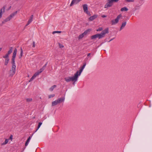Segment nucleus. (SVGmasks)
I'll list each match as a JSON object with an SVG mask.
<instances>
[{"mask_svg": "<svg viewBox=\"0 0 152 152\" xmlns=\"http://www.w3.org/2000/svg\"><path fill=\"white\" fill-rule=\"evenodd\" d=\"M10 49L7 53L5 55L3 56V58L5 59L4 62V65H7L8 64L9 61V55L12 52V48L10 47Z\"/></svg>", "mask_w": 152, "mask_h": 152, "instance_id": "f257e3e1", "label": "nucleus"}, {"mask_svg": "<svg viewBox=\"0 0 152 152\" xmlns=\"http://www.w3.org/2000/svg\"><path fill=\"white\" fill-rule=\"evenodd\" d=\"M122 15L120 14L118 15L116 17V18L115 19V20H112L111 21V23L112 25H115L117 23L119 22V19L122 17Z\"/></svg>", "mask_w": 152, "mask_h": 152, "instance_id": "f03ea898", "label": "nucleus"}, {"mask_svg": "<svg viewBox=\"0 0 152 152\" xmlns=\"http://www.w3.org/2000/svg\"><path fill=\"white\" fill-rule=\"evenodd\" d=\"M118 1V0H108V2L105 5L104 8H107L108 7H111L113 4L114 2H117Z\"/></svg>", "mask_w": 152, "mask_h": 152, "instance_id": "7ed1b4c3", "label": "nucleus"}, {"mask_svg": "<svg viewBox=\"0 0 152 152\" xmlns=\"http://www.w3.org/2000/svg\"><path fill=\"white\" fill-rule=\"evenodd\" d=\"M12 64V69L10 70V76H12L15 73L16 66L15 63L11 62Z\"/></svg>", "mask_w": 152, "mask_h": 152, "instance_id": "20e7f679", "label": "nucleus"}, {"mask_svg": "<svg viewBox=\"0 0 152 152\" xmlns=\"http://www.w3.org/2000/svg\"><path fill=\"white\" fill-rule=\"evenodd\" d=\"M78 72L79 71H77L74 76L70 77L71 81L75 82L77 80L78 77L80 75H78Z\"/></svg>", "mask_w": 152, "mask_h": 152, "instance_id": "39448f33", "label": "nucleus"}, {"mask_svg": "<svg viewBox=\"0 0 152 152\" xmlns=\"http://www.w3.org/2000/svg\"><path fill=\"white\" fill-rule=\"evenodd\" d=\"M17 52V50L15 48L14 50L13 55L11 59V62L15 63V58L16 56V53Z\"/></svg>", "mask_w": 152, "mask_h": 152, "instance_id": "423d86ee", "label": "nucleus"}, {"mask_svg": "<svg viewBox=\"0 0 152 152\" xmlns=\"http://www.w3.org/2000/svg\"><path fill=\"white\" fill-rule=\"evenodd\" d=\"M102 35H101L100 34H97L91 36V38L92 39H95L97 38H98L99 39H100L102 38Z\"/></svg>", "mask_w": 152, "mask_h": 152, "instance_id": "0eeeda50", "label": "nucleus"}, {"mask_svg": "<svg viewBox=\"0 0 152 152\" xmlns=\"http://www.w3.org/2000/svg\"><path fill=\"white\" fill-rule=\"evenodd\" d=\"M109 32V29L108 28H107L104 30L102 31L100 34L102 35V38L104 37L106 34L108 33Z\"/></svg>", "mask_w": 152, "mask_h": 152, "instance_id": "6e6552de", "label": "nucleus"}, {"mask_svg": "<svg viewBox=\"0 0 152 152\" xmlns=\"http://www.w3.org/2000/svg\"><path fill=\"white\" fill-rule=\"evenodd\" d=\"M86 65V62L84 63H83V66L81 67V68L80 69L79 71V72L78 75H80L81 73L82 72L83 69L85 68Z\"/></svg>", "mask_w": 152, "mask_h": 152, "instance_id": "1a4fd4ad", "label": "nucleus"}, {"mask_svg": "<svg viewBox=\"0 0 152 152\" xmlns=\"http://www.w3.org/2000/svg\"><path fill=\"white\" fill-rule=\"evenodd\" d=\"M97 15H94L90 17L88 19V20L90 21H91L94 20L95 19L97 18Z\"/></svg>", "mask_w": 152, "mask_h": 152, "instance_id": "9d476101", "label": "nucleus"}, {"mask_svg": "<svg viewBox=\"0 0 152 152\" xmlns=\"http://www.w3.org/2000/svg\"><path fill=\"white\" fill-rule=\"evenodd\" d=\"M79 2L77 0H72L70 5V7L72 6L74 4H76Z\"/></svg>", "mask_w": 152, "mask_h": 152, "instance_id": "9b49d317", "label": "nucleus"}, {"mask_svg": "<svg viewBox=\"0 0 152 152\" xmlns=\"http://www.w3.org/2000/svg\"><path fill=\"white\" fill-rule=\"evenodd\" d=\"M84 12L88 10V5L86 4H84L83 5Z\"/></svg>", "mask_w": 152, "mask_h": 152, "instance_id": "f8f14e48", "label": "nucleus"}, {"mask_svg": "<svg viewBox=\"0 0 152 152\" xmlns=\"http://www.w3.org/2000/svg\"><path fill=\"white\" fill-rule=\"evenodd\" d=\"M58 101V103L64 102L65 100V98L64 97L59 98L57 99Z\"/></svg>", "mask_w": 152, "mask_h": 152, "instance_id": "ddd939ff", "label": "nucleus"}, {"mask_svg": "<svg viewBox=\"0 0 152 152\" xmlns=\"http://www.w3.org/2000/svg\"><path fill=\"white\" fill-rule=\"evenodd\" d=\"M33 134H34L33 133L32 134L31 136H30L28 138V139L27 140H26V142L25 143V146H27L28 145V143H29V141L30 140H31V137L33 136Z\"/></svg>", "mask_w": 152, "mask_h": 152, "instance_id": "4468645a", "label": "nucleus"}, {"mask_svg": "<svg viewBox=\"0 0 152 152\" xmlns=\"http://www.w3.org/2000/svg\"><path fill=\"white\" fill-rule=\"evenodd\" d=\"M126 24V21H124L122 24V25L121 26L120 28V31L121 30L123 29L125 26Z\"/></svg>", "mask_w": 152, "mask_h": 152, "instance_id": "2eb2a0df", "label": "nucleus"}, {"mask_svg": "<svg viewBox=\"0 0 152 152\" xmlns=\"http://www.w3.org/2000/svg\"><path fill=\"white\" fill-rule=\"evenodd\" d=\"M17 13V11H16L15 12L12 13L8 17L9 18H10V20L12 17H14Z\"/></svg>", "mask_w": 152, "mask_h": 152, "instance_id": "dca6fc26", "label": "nucleus"}, {"mask_svg": "<svg viewBox=\"0 0 152 152\" xmlns=\"http://www.w3.org/2000/svg\"><path fill=\"white\" fill-rule=\"evenodd\" d=\"M17 13V11H16L15 12L12 13L8 17L9 18H10V20L12 17H14Z\"/></svg>", "mask_w": 152, "mask_h": 152, "instance_id": "f3484780", "label": "nucleus"}, {"mask_svg": "<svg viewBox=\"0 0 152 152\" xmlns=\"http://www.w3.org/2000/svg\"><path fill=\"white\" fill-rule=\"evenodd\" d=\"M17 13V11H16L15 12L12 13L8 17L9 18H10V20L12 17H14Z\"/></svg>", "mask_w": 152, "mask_h": 152, "instance_id": "a211bd4d", "label": "nucleus"}, {"mask_svg": "<svg viewBox=\"0 0 152 152\" xmlns=\"http://www.w3.org/2000/svg\"><path fill=\"white\" fill-rule=\"evenodd\" d=\"M48 63V62H47L43 66L42 68L39 69V71H40V72H42L45 69L47 64Z\"/></svg>", "mask_w": 152, "mask_h": 152, "instance_id": "6ab92c4d", "label": "nucleus"}, {"mask_svg": "<svg viewBox=\"0 0 152 152\" xmlns=\"http://www.w3.org/2000/svg\"><path fill=\"white\" fill-rule=\"evenodd\" d=\"M91 30L90 29H88L85 31L82 34H83L84 36H85L88 33V32H89Z\"/></svg>", "mask_w": 152, "mask_h": 152, "instance_id": "aec40b11", "label": "nucleus"}, {"mask_svg": "<svg viewBox=\"0 0 152 152\" xmlns=\"http://www.w3.org/2000/svg\"><path fill=\"white\" fill-rule=\"evenodd\" d=\"M58 103L57 100L52 102V106H54L56 105Z\"/></svg>", "mask_w": 152, "mask_h": 152, "instance_id": "412c9836", "label": "nucleus"}, {"mask_svg": "<svg viewBox=\"0 0 152 152\" xmlns=\"http://www.w3.org/2000/svg\"><path fill=\"white\" fill-rule=\"evenodd\" d=\"M42 122H39V123L38 125V126L37 127L36 129V130L33 133V134L35 132H36L37 131L38 129L39 128L40 126H41V125L42 124Z\"/></svg>", "mask_w": 152, "mask_h": 152, "instance_id": "4be33fe9", "label": "nucleus"}, {"mask_svg": "<svg viewBox=\"0 0 152 152\" xmlns=\"http://www.w3.org/2000/svg\"><path fill=\"white\" fill-rule=\"evenodd\" d=\"M128 10V9L126 7H124L121 8V11H127Z\"/></svg>", "mask_w": 152, "mask_h": 152, "instance_id": "5701e85b", "label": "nucleus"}, {"mask_svg": "<svg viewBox=\"0 0 152 152\" xmlns=\"http://www.w3.org/2000/svg\"><path fill=\"white\" fill-rule=\"evenodd\" d=\"M65 80L67 82H69L71 81V79L70 77H67L64 78Z\"/></svg>", "mask_w": 152, "mask_h": 152, "instance_id": "b1692460", "label": "nucleus"}, {"mask_svg": "<svg viewBox=\"0 0 152 152\" xmlns=\"http://www.w3.org/2000/svg\"><path fill=\"white\" fill-rule=\"evenodd\" d=\"M40 72V71L39 70L37 72H36L33 76H34L35 78L40 73H41Z\"/></svg>", "mask_w": 152, "mask_h": 152, "instance_id": "393cba45", "label": "nucleus"}, {"mask_svg": "<svg viewBox=\"0 0 152 152\" xmlns=\"http://www.w3.org/2000/svg\"><path fill=\"white\" fill-rule=\"evenodd\" d=\"M56 85H54L52 86L50 89L49 90L50 91H52L56 87Z\"/></svg>", "mask_w": 152, "mask_h": 152, "instance_id": "a878e982", "label": "nucleus"}, {"mask_svg": "<svg viewBox=\"0 0 152 152\" xmlns=\"http://www.w3.org/2000/svg\"><path fill=\"white\" fill-rule=\"evenodd\" d=\"M84 36L83 34H80L79 37H78V39H82Z\"/></svg>", "mask_w": 152, "mask_h": 152, "instance_id": "bb28decb", "label": "nucleus"}, {"mask_svg": "<svg viewBox=\"0 0 152 152\" xmlns=\"http://www.w3.org/2000/svg\"><path fill=\"white\" fill-rule=\"evenodd\" d=\"M23 52V51L22 49V48H20V54L19 57L20 58H21L22 56Z\"/></svg>", "mask_w": 152, "mask_h": 152, "instance_id": "cd10ccee", "label": "nucleus"}, {"mask_svg": "<svg viewBox=\"0 0 152 152\" xmlns=\"http://www.w3.org/2000/svg\"><path fill=\"white\" fill-rule=\"evenodd\" d=\"M26 101L27 102H29L32 101V98H27L26 99Z\"/></svg>", "mask_w": 152, "mask_h": 152, "instance_id": "c85d7f7f", "label": "nucleus"}, {"mask_svg": "<svg viewBox=\"0 0 152 152\" xmlns=\"http://www.w3.org/2000/svg\"><path fill=\"white\" fill-rule=\"evenodd\" d=\"M8 140L7 139H6L5 140V141L2 144V145H5V144H7L8 143Z\"/></svg>", "mask_w": 152, "mask_h": 152, "instance_id": "c756f323", "label": "nucleus"}, {"mask_svg": "<svg viewBox=\"0 0 152 152\" xmlns=\"http://www.w3.org/2000/svg\"><path fill=\"white\" fill-rule=\"evenodd\" d=\"M61 32V31H54L53 32V34H54L55 33H60Z\"/></svg>", "mask_w": 152, "mask_h": 152, "instance_id": "7c9ffc66", "label": "nucleus"}, {"mask_svg": "<svg viewBox=\"0 0 152 152\" xmlns=\"http://www.w3.org/2000/svg\"><path fill=\"white\" fill-rule=\"evenodd\" d=\"M5 6H4L1 9V10H2V12L4 13L5 12Z\"/></svg>", "mask_w": 152, "mask_h": 152, "instance_id": "2f4dec72", "label": "nucleus"}, {"mask_svg": "<svg viewBox=\"0 0 152 152\" xmlns=\"http://www.w3.org/2000/svg\"><path fill=\"white\" fill-rule=\"evenodd\" d=\"M54 96H55V94H51V95H49L48 96V98H50L51 97H53Z\"/></svg>", "mask_w": 152, "mask_h": 152, "instance_id": "473e14b6", "label": "nucleus"}, {"mask_svg": "<svg viewBox=\"0 0 152 152\" xmlns=\"http://www.w3.org/2000/svg\"><path fill=\"white\" fill-rule=\"evenodd\" d=\"M58 45H59V48H63L64 47V46L62 45L61 44V43H58Z\"/></svg>", "mask_w": 152, "mask_h": 152, "instance_id": "72a5a7b5", "label": "nucleus"}, {"mask_svg": "<svg viewBox=\"0 0 152 152\" xmlns=\"http://www.w3.org/2000/svg\"><path fill=\"white\" fill-rule=\"evenodd\" d=\"M35 77H34V76H33L32 77L30 78L29 80V82H31L32 81V80L34 79Z\"/></svg>", "mask_w": 152, "mask_h": 152, "instance_id": "f704fd0d", "label": "nucleus"}, {"mask_svg": "<svg viewBox=\"0 0 152 152\" xmlns=\"http://www.w3.org/2000/svg\"><path fill=\"white\" fill-rule=\"evenodd\" d=\"M84 12L86 13L89 16H90L91 15L90 12L88 11V10L85 12Z\"/></svg>", "mask_w": 152, "mask_h": 152, "instance_id": "c9c22d12", "label": "nucleus"}, {"mask_svg": "<svg viewBox=\"0 0 152 152\" xmlns=\"http://www.w3.org/2000/svg\"><path fill=\"white\" fill-rule=\"evenodd\" d=\"M125 1L128 2H133L134 1V0H125Z\"/></svg>", "mask_w": 152, "mask_h": 152, "instance_id": "e433bc0d", "label": "nucleus"}, {"mask_svg": "<svg viewBox=\"0 0 152 152\" xmlns=\"http://www.w3.org/2000/svg\"><path fill=\"white\" fill-rule=\"evenodd\" d=\"M4 20L6 22H7L10 20V18H9L8 17L6 19H5Z\"/></svg>", "mask_w": 152, "mask_h": 152, "instance_id": "4c0bfd02", "label": "nucleus"}, {"mask_svg": "<svg viewBox=\"0 0 152 152\" xmlns=\"http://www.w3.org/2000/svg\"><path fill=\"white\" fill-rule=\"evenodd\" d=\"M102 27H100L99 28H98V29L96 31H102Z\"/></svg>", "mask_w": 152, "mask_h": 152, "instance_id": "58836bf2", "label": "nucleus"}, {"mask_svg": "<svg viewBox=\"0 0 152 152\" xmlns=\"http://www.w3.org/2000/svg\"><path fill=\"white\" fill-rule=\"evenodd\" d=\"M2 10H1L0 12V19L1 18V17H2Z\"/></svg>", "mask_w": 152, "mask_h": 152, "instance_id": "ea45409f", "label": "nucleus"}, {"mask_svg": "<svg viewBox=\"0 0 152 152\" xmlns=\"http://www.w3.org/2000/svg\"><path fill=\"white\" fill-rule=\"evenodd\" d=\"M35 46V42L34 41L33 42V46L32 47L34 48Z\"/></svg>", "mask_w": 152, "mask_h": 152, "instance_id": "a19ab883", "label": "nucleus"}, {"mask_svg": "<svg viewBox=\"0 0 152 152\" xmlns=\"http://www.w3.org/2000/svg\"><path fill=\"white\" fill-rule=\"evenodd\" d=\"M32 20H31V19H29L28 21V23L30 24L32 22Z\"/></svg>", "mask_w": 152, "mask_h": 152, "instance_id": "79ce46f5", "label": "nucleus"}, {"mask_svg": "<svg viewBox=\"0 0 152 152\" xmlns=\"http://www.w3.org/2000/svg\"><path fill=\"white\" fill-rule=\"evenodd\" d=\"M106 16H107L106 15H102V18H105V17H106Z\"/></svg>", "mask_w": 152, "mask_h": 152, "instance_id": "37998d69", "label": "nucleus"}, {"mask_svg": "<svg viewBox=\"0 0 152 152\" xmlns=\"http://www.w3.org/2000/svg\"><path fill=\"white\" fill-rule=\"evenodd\" d=\"M91 55V53H88V54H87V58H88V57L89 56Z\"/></svg>", "mask_w": 152, "mask_h": 152, "instance_id": "c03bdc74", "label": "nucleus"}, {"mask_svg": "<svg viewBox=\"0 0 152 152\" xmlns=\"http://www.w3.org/2000/svg\"><path fill=\"white\" fill-rule=\"evenodd\" d=\"M10 139L12 140V135H11L10 137Z\"/></svg>", "mask_w": 152, "mask_h": 152, "instance_id": "a18cd8bd", "label": "nucleus"}, {"mask_svg": "<svg viewBox=\"0 0 152 152\" xmlns=\"http://www.w3.org/2000/svg\"><path fill=\"white\" fill-rule=\"evenodd\" d=\"M6 22L4 20H3L2 21V24H4V23H5Z\"/></svg>", "mask_w": 152, "mask_h": 152, "instance_id": "49530a36", "label": "nucleus"}, {"mask_svg": "<svg viewBox=\"0 0 152 152\" xmlns=\"http://www.w3.org/2000/svg\"><path fill=\"white\" fill-rule=\"evenodd\" d=\"M33 18V15H31L30 19H31V20H32Z\"/></svg>", "mask_w": 152, "mask_h": 152, "instance_id": "de8ad7c7", "label": "nucleus"}, {"mask_svg": "<svg viewBox=\"0 0 152 152\" xmlns=\"http://www.w3.org/2000/svg\"><path fill=\"white\" fill-rule=\"evenodd\" d=\"M11 6H10L9 7V8H8V9H7V10H9L11 8Z\"/></svg>", "mask_w": 152, "mask_h": 152, "instance_id": "09e8293b", "label": "nucleus"}, {"mask_svg": "<svg viewBox=\"0 0 152 152\" xmlns=\"http://www.w3.org/2000/svg\"><path fill=\"white\" fill-rule=\"evenodd\" d=\"M29 24V23H28V22H27V24L26 25V26H28Z\"/></svg>", "mask_w": 152, "mask_h": 152, "instance_id": "8fccbe9b", "label": "nucleus"}, {"mask_svg": "<svg viewBox=\"0 0 152 152\" xmlns=\"http://www.w3.org/2000/svg\"><path fill=\"white\" fill-rule=\"evenodd\" d=\"M114 38H113L112 39H111L109 41V42L111 41Z\"/></svg>", "mask_w": 152, "mask_h": 152, "instance_id": "3c124183", "label": "nucleus"}, {"mask_svg": "<svg viewBox=\"0 0 152 152\" xmlns=\"http://www.w3.org/2000/svg\"><path fill=\"white\" fill-rule=\"evenodd\" d=\"M79 2L82 0H77Z\"/></svg>", "mask_w": 152, "mask_h": 152, "instance_id": "603ef678", "label": "nucleus"}, {"mask_svg": "<svg viewBox=\"0 0 152 152\" xmlns=\"http://www.w3.org/2000/svg\"><path fill=\"white\" fill-rule=\"evenodd\" d=\"M1 49H2V48H0V51L1 50Z\"/></svg>", "mask_w": 152, "mask_h": 152, "instance_id": "864d4df0", "label": "nucleus"}, {"mask_svg": "<svg viewBox=\"0 0 152 152\" xmlns=\"http://www.w3.org/2000/svg\"><path fill=\"white\" fill-rule=\"evenodd\" d=\"M75 82L74 81V82H73V84H75Z\"/></svg>", "mask_w": 152, "mask_h": 152, "instance_id": "5fc2aeb1", "label": "nucleus"}, {"mask_svg": "<svg viewBox=\"0 0 152 152\" xmlns=\"http://www.w3.org/2000/svg\"><path fill=\"white\" fill-rule=\"evenodd\" d=\"M119 0H118V1Z\"/></svg>", "mask_w": 152, "mask_h": 152, "instance_id": "6e6d98bb", "label": "nucleus"}]
</instances>
